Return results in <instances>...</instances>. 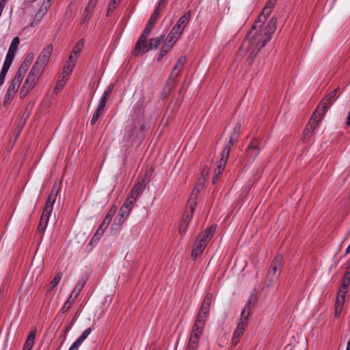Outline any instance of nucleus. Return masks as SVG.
Here are the masks:
<instances>
[{"instance_id":"f257e3e1","label":"nucleus","mask_w":350,"mask_h":350,"mask_svg":"<svg viewBox=\"0 0 350 350\" xmlns=\"http://www.w3.org/2000/svg\"><path fill=\"white\" fill-rule=\"evenodd\" d=\"M277 0H269L264 8L262 9L260 14L258 16V19L255 21L251 27V29L247 33L243 43L248 41L251 43L252 46L255 49L260 50L270 40H266L265 33L260 29L258 32L253 33V31L257 28L262 27V25L267 21L268 17L271 14L274 8Z\"/></svg>"},{"instance_id":"f03ea898","label":"nucleus","mask_w":350,"mask_h":350,"mask_svg":"<svg viewBox=\"0 0 350 350\" xmlns=\"http://www.w3.org/2000/svg\"><path fill=\"white\" fill-rule=\"evenodd\" d=\"M213 295L211 293L206 294L200 308L199 312L197 314L193 328H196V330H202L203 331L206 321L208 319L209 314V310L211 308V305L212 304Z\"/></svg>"},{"instance_id":"7ed1b4c3","label":"nucleus","mask_w":350,"mask_h":350,"mask_svg":"<svg viewBox=\"0 0 350 350\" xmlns=\"http://www.w3.org/2000/svg\"><path fill=\"white\" fill-rule=\"evenodd\" d=\"M319 109H321L320 107H317L304 130L302 142L304 144H310L311 142L314 131L318 127L319 122L322 120L318 116Z\"/></svg>"},{"instance_id":"20e7f679","label":"nucleus","mask_w":350,"mask_h":350,"mask_svg":"<svg viewBox=\"0 0 350 350\" xmlns=\"http://www.w3.org/2000/svg\"><path fill=\"white\" fill-rule=\"evenodd\" d=\"M117 208L116 206H112L109 212L107 213V215L105 216L103 221L100 225L99 228L97 229L96 232L92 237V239L90 241V244H93L94 243H97L101 236L103 234L104 232L107 229V226L110 224L113 217L114 216L116 212Z\"/></svg>"},{"instance_id":"39448f33","label":"nucleus","mask_w":350,"mask_h":350,"mask_svg":"<svg viewBox=\"0 0 350 350\" xmlns=\"http://www.w3.org/2000/svg\"><path fill=\"white\" fill-rule=\"evenodd\" d=\"M53 47L52 44L46 45L41 51L40 54L38 57L36 62L32 67L39 70L44 72L46 66L50 59L51 53L53 52Z\"/></svg>"},{"instance_id":"423d86ee","label":"nucleus","mask_w":350,"mask_h":350,"mask_svg":"<svg viewBox=\"0 0 350 350\" xmlns=\"http://www.w3.org/2000/svg\"><path fill=\"white\" fill-rule=\"evenodd\" d=\"M339 88H336L334 90L327 94L321 101L317 107L321 109L318 111V116L320 119H323L327 109L331 106L332 103L336 100V94L339 90Z\"/></svg>"},{"instance_id":"0eeeda50","label":"nucleus","mask_w":350,"mask_h":350,"mask_svg":"<svg viewBox=\"0 0 350 350\" xmlns=\"http://www.w3.org/2000/svg\"><path fill=\"white\" fill-rule=\"evenodd\" d=\"M85 284V280L83 279H81L78 282L77 285L75 286V288L69 295L68 299L63 305L61 312L62 313H66L67 311L70 308L72 304L75 302V299L78 297L80 292L83 289L84 285Z\"/></svg>"},{"instance_id":"6e6552de","label":"nucleus","mask_w":350,"mask_h":350,"mask_svg":"<svg viewBox=\"0 0 350 350\" xmlns=\"http://www.w3.org/2000/svg\"><path fill=\"white\" fill-rule=\"evenodd\" d=\"M61 189V183L56 180L53 185L51 191L46 199L43 211H45L46 213L50 212L51 213L53 211V204L56 200L57 196Z\"/></svg>"},{"instance_id":"1a4fd4ad","label":"nucleus","mask_w":350,"mask_h":350,"mask_svg":"<svg viewBox=\"0 0 350 350\" xmlns=\"http://www.w3.org/2000/svg\"><path fill=\"white\" fill-rule=\"evenodd\" d=\"M260 139L254 137L250 142L248 147L245 150V156L249 161H254L260 152Z\"/></svg>"},{"instance_id":"9d476101","label":"nucleus","mask_w":350,"mask_h":350,"mask_svg":"<svg viewBox=\"0 0 350 350\" xmlns=\"http://www.w3.org/2000/svg\"><path fill=\"white\" fill-rule=\"evenodd\" d=\"M42 73L43 72L32 67L29 72L23 85H25V87H28L33 90Z\"/></svg>"},{"instance_id":"9b49d317","label":"nucleus","mask_w":350,"mask_h":350,"mask_svg":"<svg viewBox=\"0 0 350 350\" xmlns=\"http://www.w3.org/2000/svg\"><path fill=\"white\" fill-rule=\"evenodd\" d=\"M283 267V256L278 254L271 261L268 274L275 275L280 277Z\"/></svg>"},{"instance_id":"f8f14e48","label":"nucleus","mask_w":350,"mask_h":350,"mask_svg":"<svg viewBox=\"0 0 350 350\" xmlns=\"http://www.w3.org/2000/svg\"><path fill=\"white\" fill-rule=\"evenodd\" d=\"M147 39V37H144L143 35L140 36L139 38L136 42L135 48L133 51V55L138 56L150 50V49H148L149 44H148Z\"/></svg>"},{"instance_id":"ddd939ff","label":"nucleus","mask_w":350,"mask_h":350,"mask_svg":"<svg viewBox=\"0 0 350 350\" xmlns=\"http://www.w3.org/2000/svg\"><path fill=\"white\" fill-rule=\"evenodd\" d=\"M202 330H196V328L192 329L189 343L186 350H197L199 345L200 338L202 334Z\"/></svg>"},{"instance_id":"4468645a","label":"nucleus","mask_w":350,"mask_h":350,"mask_svg":"<svg viewBox=\"0 0 350 350\" xmlns=\"http://www.w3.org/2000/svg\"><path fill=\"white\" fill-rule=\"evenodd\" d=\"M177 83V77L170 75L166 81V83L162 90L161 98L164 100L170 95L172 90L176 87Z\"/></svg>"},{"instance_id":"2eb2a0df","label":"nucleus","mask_w":350,"mask_h":350,"mask_svg":"<svg viewBox=\"0 0 350 350\" xmlns=\"http://www.w3.org/2000/svg\"><path fill=\"white\" fill-rule=\"evenodd\" d=\"M230 152V148L229 146H225L224 149L221 153V158L218 162L217 167L215 170L217 171V175H221L224 167L226 166V161L229 157Z\"/></svg>"},{"instance_id":"dca6fc26","label":"nucleus","mask_w":350,"mask_h":350,"mask_svg":"<svg viewBox=\"0 0 350 350\" xmlns=\"http://www.w3.org/2000/svg\"><path fill=\"white\" fill-rule=\"evenodd\" d=\"M277 28V18L275 17H272L270 21L267 23V25L261 29V30L265 33V39L271 40V35L274 33Z\"/></svg>"},{"instance_id":"f3484780","label":"nucleus","mask_w":350,"mask_h":350,"mask_svg":"<svg viewBox=\"0 0 350 350\" xmlns=\"http://www.w3.org/2000/svg\"><path fill=\"white\" fill-rule=\"evenodd\" d=\"M247 326L242 322H239L231 338V343L233 346H236L239 342Z\"/></svg>"},{"instance_id":"a211bd4d","label":"nucleus","mask_w":350,"mask_h":350,"mask_svg":"<svg viewBox=\"0 0 350 350\" xmlns=\"http://www.w3.org/2000/svg\"><path fill=\"white\" fill-rule=\"evenodd\" d=\"M25 75L16 70L8 90L16 93Z\"/></svg>"},{"instance_id":"6ab92c4d","label":"nucleus","mask_w":350,"mask_h":350,"mask_svg":"<svg viewBox=\"0 0 350 350\" xmlns=\"http://www.w3.org/2000/svg\"><path fill=\"white\" fill-rule=\"evenodd\" d=\"M253 296L250 297V299L246 304L245 307L243 310L241 312V316L239 319V322H242L243 325H247L248 324V318L251 314L252 309L254 306V303H252Z\"/></svg>"},{"instance_id":"aec40b11","label":"nucleus","mask_w":350,"mask_h":350,"mask_svg":"<svg viewBox=\"0 0 350 350\" xmlns=\"http://www.w3.org/2000/svg\"><path fill=\"white\" fill-rule=\"evenodd\" d=\"M215 231V227L211 226L207 228L205 230L200 232L197 237L198 241H204V243L207 245L208 242L211 240V239L213 237Z\"/></svg>"},{"instance_id":"412c9836","label":"nucleus","mask_w":350,"mask_h":350,"mask_svg":"<svg viewBox=\"0 0 350 350\" xmlns=\"http://www.w3.org/2000/svg\"><path fill=\"white\" fill-rule=\"evenodd\" d=\"M191 17V11L189 10L184 15H183L177 21L176 24L174 26L177 29L183 33L184 29L187 25Z\"/></svg>"},{"instance_id":"4be33fe9","label":"nucleus","mask_w":350,"mask_h":350,"mask_svg":"<svg viewBox=\"0 0 350 350\" xmlns=\"http://www.w3.org/2000/svg\"><path fill=\"white\" fill-rule=\"evenodd\" d=\"M97 3L96 0H90L83 12V23L88 22L92 16V12Z\"/></svg>"},{"instance_id":"5701e85b","label":"nucleus","mask_w":350,"mask_h":350,"mask_svg":"<svg viewBox=\"0 0 350 350\" xmlns=\"http://www.w3.org/2000/svg\"><path fill=\"white\" fill-rule=\"evenodd\" d=\"M50 212L46 213L44 211H42V213L38 224L37 231L39 234H43L44 230L47 226L48 221L51 215Z\"/></svg>"},{"instance_id":"b1692460","label":"nucleus","mask_w":350,"mask_h":350,"mask_svg":"<svg viewBox=\"0 0 350 350\" xmlns=\"http://www.w3.org/2000/svg\"><path fill=\"white\" fill-rule=\"evenodd\" d=\"M34 58V54L33 53H29L23 62L21 63L20 66L18 68V71L25 75L29 66L31 64L32 61Z\"/></svg>"},{"instance_id":"393cba45","label":"nucleus","mask_w":350,"mask_h":350,"mask_svg":"<svg viewBox=\"0 0 350 350\" xmlns=\"http://www.w3.org/2000/svg\"><path fill=\"white\" fill-rule=\"evenodd\" d=\"M206 244L204 243V241H198L196 239V242L193 246V248L192 250L191 257V258L195 260L198 256H200L204 251V248L206 247Z\"/></svg>"},{"instance_id":"a878e982","label":"nucleus","mask_w":350,"mask_h":350,"mask_svg":"<svg viewBox=\"0 0 350 350\" xmlns=\"http://www.w3.org/2000/svg\"><path fill=\"white\" fill-rule=\"evenodd\" d=\"M187 61V57L185 55L181 56L177 61L176 65L172 69V71L170 75L174 76L176 77H178L182 72V68L185 64Z\"/></svg>"},{"instance_id":"bb28decb","label":"nucleus","mask_w":350,"mask_h":350,"mask_svg":"<svg viewBox=\"0 0 350 350\" xmlns=\"http://www.w3.org/2000/svg\"><path fill=\"white\" fill-rule=\"evenodd\" d=\"M36 336V328L35 327L33 330H31L29 333L27 338L25 342V344L23 345V350H31V349L34 345Z\"/></svg>"},{"instance_id":"cd10ccee","label":"nucleus","mask_w":350,"mask_h":350,"mask_svg":"<svg viewBox=\"0 0 350 350\" xmlns=\"http://www.w3.org/2000/svg\"><path fill=\"white\" fill-rule=\"evenodd\" d=\"M182 34V32L177 29L175 27H173L171 31L168 34L166 38L165 42L172 44V46L178 40V38Z\"/></svg>"},{"instance_id":"c85d7f7f","label":"nucleus","mask_w":350,"mask_h":350,"mask_svg":"<svg viewBox=\"0 0 350 350\" xmlns=\"http://www.w3.org/2000/svg\"><path fill=\"white\" fill-rule=\"evenodd\" d=\"M196 207V206H194L193 208L191 209V208L189 206V203L187 202V208L183 213V215L180 222L186 224H189L192 217H193Z\"/></svg>"},{"instance_id":"c756f323","label":"nucleus","mask_w":350,"mask_h":350,"mask_svg":"<svg viewBox=\"0 0 350 350\" xmlns=\"http://www.w3.org/2000/svg\"><path fill=\"white\" fill-rule=\"evenodd\" d=\"M200 191V188L199 186H196V187L193 189V191L191 192L190 197L188 200L189 206L192 208H193L194 206L197 205V197Z\"/></svg>"},{"instance_id":"7c9ffc66","label":"nucleus","mask_w":350,"mask_h":350,"mask_svg":"<svg viewBox=\"0 0 350 350\" xmlns=\"http://www.w3.org/2000/svg\"><path fill=\"white\" fill-rule=\"evenodd\" d=\"M279 277L275 275L267 274L266 280L265 282V287L267 289L271 288L275 286L278 282Z\"/></svg>"},{"instance_id":"2f4dec72","label":"nucleus","mask_w":350,"mask_h":350,"mask_svg":"<svg viewBox=\"0 0 350 350\" xmlns=\"http://www.w3.org/2000/svg\"><path fill=\"white\" fill-rule=\"evenodd\" d=\"M164 37H165L164 35H161L158 38H151L150 40V41H149L148 49H158L159 46H160V44H161V42L163 41Z\"/></svg>"},{"instance_id":"473e14b6","label":"nucleus","mask_w":350,"mask_h":350,"mask_svg":"<svg viewBox=\"0 0 350 350\" xmlns=\"http://www.w3.org/2000/svg\"><path fill=\"white\" fill-rule=\"evenodd\" d=\"M172 47V44L165 42L163 45L162 49L157 57V62L161 61L162 59L164 57V56L171 50Z\"/></svg>"},{"instance_id":"72a5a7b5","label":"nucleus","mask_w":350,"mask_h":350,"mask_svg":"<svg viewBox=\"0 0 350 350\" xmlns=\"http://www.w3.org/2000/svg\"><path fill=\"white\" fill-rule=\"evenodd\" d=\"M350 283V266L347 267V271L342 279V288H347Z\"/></svg>"},{"instance_id":"f704fd0d","label":"nucleus","mask_w":350,"mask_h":350,"mask_svg":"<svg viewBox=\"0 0 350 350\" xmlns=\"http://www.w3.org/2000/svg\"><path fill=\"white\" fill-rule=\"evenodd\" d=\"M136 129H137V126L134 123L131 124V125H129L126 127V137L127 138L126 139L127 141L131 139V138L134 136V135L135 133Z\"/></svg>"},{"instance_id":"c9c22d12","label":"nucleus","mask_w":350,"mask_h":350,"mask_svg":"<svg viewBox=\"0 0 350 350\" xmlns=\"http://www.w3.org/2000/svg\"><path fill=\"white\" fill-rule=\"evenodd\" d=\"M241 124L239 122H237L236 125L234 126L232 132L230 134V137L231 139H234L237 141H238L239 135L241 133Z\"/></svg>"},{"instance_id":"e433bc0d","label":"nucleus","mask_w":350,"mask_h":350,"mask_svg":"<svg viewBox=\"0 0 350 350\" xmlns=\"http://www.w3.org/2000/svg\"><path fill=\"white\" fill-rule=\"evenodd\" d=\"M146 187V185L144 182H138L134 185L133 188L131 189L137 195H139L143 192Z\"/></svg>"},{"instance_id":"4c0bfd02","label":"nucleus","mask_w":350,"mask_h":350,"mask_svg":"<svg viewBox=\"0 0 350 350\" xmlns=\"http://www.w3.org/2000/svg\"><path fill=\"white\" fill-rule=\"evenodd\" d=\"M15 94H16V93L12 92L9 90H7L5 96L4 97V100H3V106L4 107H8L10 104V103L12 100V99L14 98Z\"/></svg>"},{"instance_id":"58836bf2","label":"nucleus","mask_w":350,"mask_h":350,"mask_svg":"<svg viewBox=\"0 0 350 350\" xmlns=\"http://www.w3.org/2000/svg\"><path fill=\"white\" fill-rule=\"evenodd\" d=\"M67 79L68 78H66V76H63L62 79L57 81L56 85L54 88L55 93H58L62 90Z\"/></svg>"},{"instance_id":"ea45409f","label":"nucleus","mask_w":350,"mask_h":350,"mask_svg":"<svg viewBox=\"0 0 350 350\" xmlns=\"http://www.w3.org/2000/svg\"><path fill=\"white\" fill-rule=\"evenodd\" d=\"M84 42L83 40H80L74 46L72 52L75 54V55L78 57V55L81 51L83 47Z\"/></svg>"},{"instance_id":"a19ab883","label":"nucleus","mask_w":350,"mask_h":350,"mask_svg":"<svg viewBox=\"0 0 350 350\" xmlns=\"http://www.w3.org/2000/svg\"><path fill=\"white\" fill-rule=\"evenodd\" d=\"M104 109L97 107L94 113H93L90 124L94 125L99 118L100 116L103 113Z\"/></svg>"},{"instance_id":"79ce46f5","label":"nucleus","mask_w":350,"mask_h":350,"mask_svg":"<svg viewBox=\"0 0 350 350\" xmlns=\"http://www.w3.org/2000/svg\"><path fill=\"white\" fill-rule=\"evenodd\" d=\"M19 43H20L19 38L15 37L12 40L8 51L13 52V53H16V51H17V49L18 47Z\"/></svg>"},{"instance_id":"37998d69","label":"nucleus","mask_w":350,"mask_h":350,"mask_svg":"<svg viewBox=\"0 0 350 350\" xmlns=\"http://www.w3.org/2000/svg\"><path fill=\"white\" fill-rule=\"evenodd\" d=\"M75 66V63L67 61L66 65L64 66L63 69V73L66 74L67 76L70 75Z\"/></svg>"},{"instance_id":"c03bdc74","label":"nucleus","mask_w":350,"mask_h":350,"mask_svg":"<svg viewBox=\"0 0 350 350\" xmlns=\"http://www.w3.org/2000/svg\"><path fill=\"white\" fill-rule=\"evenodd\" d=\"M135 203V202L129 200V198H126L124 204L122 205L123 211L126 210V211H129L131 213L133 204Z\"/></svg>"},{"instance_id":"a18cd8bd","label":"nucleus","mask_w":350,"mask_h":350,"mask_svg":"<svg viewBox=\"0 0 350 350\" xmlns=\"http://www.w3.org/2000/svg\"><path fill=\"white\" fill-rule=\"evenodd\" d=\"M51 0H44L43 3L39 10H40L41 12L46 14L49 8L51 7Z\"/></svg>"},{"instance_id":"49530a36","label":"nucleus","mask_w":350,"mask_h":350,"mask_svg":"<svg viewBox=\"0 0 350 350\" xmlns=\"http://www.w3.org/2000/svg\"><path fill=\"white\" fill-rule=\"evenodd\" d=\"M62 273L61 272H59L57 273L55 276L53 278L52 281L51 282V289H53V288H55L57 284L59 282L61 278H62Z\"/></svg>"},{"instance_id":"de8ad7c7","label":"nucleus","mask_w":350,"mask_h":350,"mask_svg":"<svg viewBox=\"0 0 350 350\" xmlns=\"http://www.w3.org/2000/svg\"><path fill=\"white\" fill-rule=\"evenodd\" d=\"M70 327H71V325H68L63 329L62 332L61 333V334L59 336V338H62V342H61L60 345H62L64 343V342L65 341V340L66 339L67 334L69 332Z\"/></svg>"},{"instance_id":"09e8293b","label":"nucleus","mask_w":350,"mask_h":350,"mask_svg":"<svg viewBox=\"0 0 350 350\" xmlns=\"http://www.w3.org/2000/svg\"><path fill=\"white\" fill-rule=\"evenodd\" d=\"M154 24H150V22H148V23L146 24V26L145 27V29H144L142 35H143L144 37H148L149 35H150V33L151 31V30L152 29L153 27H154Z\"/></svg>"},{"instance_id":"8fccbe9b","label":"nucleus","mask_w":350,"mask_h":350,"mask_svg":"<svg viewBox=\"0 0 350 350\" xmlns=\"http://www.w3.org/2000/svg\"><path fill=\"white\" fill-rule=\"evenodd\" d=\"M120 1L121 0H111V1L109 8H108V10H107V15H109L111 12H113L116 9V6L119 4Z\"/></svg>"},{"instance_id":"3c124183","label":"nucleus","mask_w":350,"mask_h":350,"mask_svg":"<svg viewBox=\"0 0 350 350\" xmlns=\"http://www.w3.org/2000/svg\"><path fill=\"white\" fill-rule=\"evenodd\" d=\"M32 90V89L29 88L28 87H25V85H23L21 91H20V98L23 99L27 96L29 91Z\"/></svg>"},{"instance_id":"603ef678","label":"nucleus","mask_w":350,"mask_h":350,"mask_svg":"<svg viewBox=\"0 0 350 350\" xmlns=\"http://www.w3.org/2000/svg\"><path fill=\"white\" fill-rule=\"evenodd\" d=\"M91 332L92 329L90 327L86 329L77 340L82 343L83 340L89 336Z\"/></svg>"},{"instance_id":"864d4df0","label":"nucleus","mask_w":350,"mask_h":350,"mask_svg":"<svg viewBox=\"0 0 350 350\" xmlns=\"http://www.w3.org/2000/svg\"><path fill=\"white\" fill-rule=\"evenodd\" d=\"M113 88H114V84L113 83H110L108 87L105 89L103 94V97H105L108 99L109 96H110V94H111V92H113Z\"/></svg>"},{"instance_id":"5fc2aeb1","label":"nucleus","mask_w":350,"mask_h":350,"mask_svg":"<svg viewBox=\"0 0 350 350\" xmlns=\"http://www.w3.org/2000/svg\"><path fill=\"white\" fill-rule=\"evenodd\" d=\"M345 299L342 297H337L336 306H337V310H342L343 305Z\"/></svg>"},{"instance_id":"6e6d98bb","label":"nucleus","mask_w":350,"mask_h":350,"mask_svg":"<svg viewBox=\"0 0 350 350\" xmlns=\"http://www.w3.org/2000/svg\"><path fill=\"white\" fill-rule=\"evenodd\" d=\"M129 214H130L129 211H126V210L123 211V208L121 207L120 209V211L118 213V216L121 217L124 219H126L127 218V217L129 215Z\"/></svg>"},{"instance_id":"4d7b16f0","label":"nucleus","mask_w":350,"mask_h":350,"mask_svg":"<svg viewBox=\"0 0 350 350\" xmlns=\"http://www.w3.org/2000/svg\"><path fill=\"white\" fill-rule=\"evenodd\" d=\"M258 51H258V49L255 51V49H254L253 50V51H252V52L250 53V55H249V57H248V58H247V60H248V62H249V64H251L253 62V61H254V58H255L256 55H257V53H258Z\"/></svg>"},{"instance_id":"13d9d810","label":"nucleus","mask_w":350,"mask_h":350,"mask_svg":"<svg viewBox=\"0 0 350 350\" xmlns=\"http://www.w3.org/2000/svg\"><path fill=\"white\" fill-rule=\"evenodd\" d=\"M188 224L180 222L179 225V233L184 234L187 229Z\"/></svg>"},{"instance_id":"bf43d9fd","label":"nucleus","mask_w":350,"mask_h":350,"mask_svg":"<svg viewBox=\"0 0 350 350\" xmlns=\"http://www.w3.org/2000/svg\"><path fill=\"white\" fill-rule=\"evenodd\" d=\"M107 100L108 99L107 98L103 97L102 96V97L100 99V101H99V103H98V106L97 107H99L100 109H104L105 107V105H106V103H107Z\"/></svg>"},{"instance_id":"052dcab7","label":"nucleus","mask_w":350,"mask_h":350,"mask_svg":"<svg viewBox=\"0 0 350 350\" xmlns=\"http://www.w3.org/2000/svg\"><path fill=\"white\" fill-rule=\"evenodd\" d=\"M139 195H137L133 191L131 190L127 198H129L131 200H133L134 202H136Z\"/></svg>"},{"instance_id":"680f3d73","label":"nucleus","mask_w":350,"mask_h":350,"mask_svg":"<svg viewBox=\"0 0 350 350\" xmlns=\"http://www.w3.org/2000/svg\"><path fill=\"white\" fill-rule=\"evenodd\" d=\"M82 343L80 342L79 341H78L77 340L76 341H75L72 345H71V347H70V349L68 350H78L79 349V346L81 345Z\"/></svg>"},{"instance_id":"e2e57ef3","label":"nucleus","mask_w":350,"mask_h":350,"mask_svg":"<svg viewBox=\"0 0 350 350\" xmlns=\"http://www.w3.org/2000/svg\"><path fill=\"white\" fill-rule=\"evenodd\" d=\"M44 15L45 14L44 13L41 12L40 10H38V11L35 14L34 19L35 21H37V22H40Z\"/></svg>"},{"instance_id":"0e129e2a","label":"nucleus","mask_w":350,"mask_h":350,"mask_svg":"<svg viewBox=\"0 0 350 350\" xmlns=\"http://www.w3.org/2000/svg\"><path fill=\"white\" fill-rule=\"evenodd\" d=\"M347 288H342V286H340V289L339 291L338 297H342L345 299V297L347 295Z\"/></svg>"},{"instance_id":"69168bd1","label":"nucleus","mask_w":350,"mask_h":350,"mask_svg":"<svg viewBox=\"0 0 350 350\" xmlns=\"http://www.w3.org/2000/svg\"><path fill=\"white\" fill-rule=\"evenodd\" d=\"M14 55H15V53L8 51V54L5 57V60L12 62L14 60Z\"/></svg>"},{"instance_id":"338daca9","label":"nucleus","mask_w":350,"mask_h":350,"mask_svg":"<svg viewBox=\"0 0 350 350\" xmlns=\"http://www.w3.org/2000/svg\"><path fill=\"white\" fill-rule=\"evenodd\" d=\"M158 18H159V16L158 15H154L153 13L152 14L148 22H150V24H155L156 22L158 20Z\"/></svg>"},{"instance_id":"774afa93","label":"nucleus","mask_w":350,"mask_h":350,"mask_svg":"<svg viewBox=\"0 0 350 350\" xmlns=\"http://www.w3.org/2000/svg\"><path fill=\"white\" fill-rule=\"evenodd\" d=\"M214 173H215V174L212 178V183L213 185H215L217 183V180H219V178H220V176H221V175H217L216 170H215Z\"/></svg>"}]
</instances>
